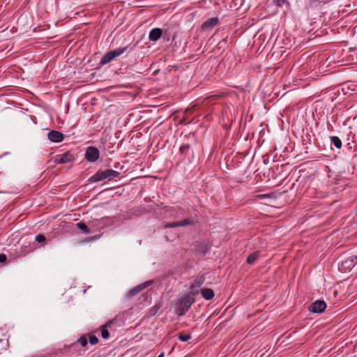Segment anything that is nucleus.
Returning <instances> with one entry per match:
<instances>
[{
	"label": "nucleus",
	"mask_w": 357,
	"mask_h": 357,
	"mask_svg": "<svg viewBox=\"0 0 357 357\" xmlns=\"http://www.w3.org/2000/svg\"><path fill=\"white\" fill-rule=\"evenodd\" d=\"M195 302V298L191 294H187L180 297L175 305V312L181 317L183 316Z\"/></svg>",
	"instance_id": "obj_1"
},
{
	"label": "nucleus",
	"mask_w": 357,
	"mask_h": 357,
	"mask_svg": "<svg viewBox=\"0 0 357 357\" xmlns=\"http://www.w3.org/2000/svg\"><path fill=\"white\" fill-rule=\"evenodd\" d=\"M119 174L120 173L119 172L111 169H107L104 171H98L89 178V181L90 183H95L106 179L111 181L113 178L118 177Z\"/></svg>",
	"instance_id": "obj_2"
},
{
	"label": "nucleus",
	"mask_w": 357,
	"mask_h": 357,
	"mask_svg": "<svg viewBox=\"0 0 357 357\" xmlns=\"http://www.w3.org/2000/svg\"><path fill=\"white\" fill-rule=\"evenodd\" d=\"M357 264V256L352 255L341 261L338 265L339 270L341 272H349Z\"/></svg>",
	"instance_id": "obj_3"
},
{
	"label": "nucleus",
	"mask_w": 357,
	"mask_h": 357,
	"mask_svg": "<svg viewBox=\"0 0 357 357\" xmlns=\"http://www.w3.org/2000/svg\"><path fill=\"white\" fill-rule=\"evenodd\" d=\"M85 159L90 162H96L100 157V151L95 146H89L85 152Z\"/></svg>",
	"instance_id": "obj_4"
},
{
	"label": "nucleus",
	"mask_w": 357,
	"mask_h": 357,
	"mask_svg": "<svg viewBox=\"0 0 357 357\" xmlns=\"http://www.w3.org/2000/svg\"><path fill=\"white\" fill-rule=\"evenodd\" d=\"M326 308V303L322 300H317L308 307L309 311L313 313H321Z\"/></svg>",
	"instance_id": "obj_5"
},
{
	"label": "nucleus",
	"mask_w": 357,
	"mask_h": 357,
	"mask_svg": "<svg viewBox=\"0 0 357 357\" xmlns=\"http://www.w3.org/2000/svg\"><path fill=\"white\" fill-rule=\"evenodd\" d=\"M74 160L73 155L68 151L56 156L55 162L57 164H66Z\"/></svg>",
	"instance_id": "obj_6"
},
{
	"label": "nucleus",
	"mask_w": 357,
	"mask_h": 357,
	"mask_svg": "<svg viewBox=\"0 0 357 357\" xmlns=\"http://www.w3.org/2000/svg\"><path fill=\"white\" fill-rule=\"evenodd\" d=\"M218 22L219 19L217 17L209 18L202 24V29L209 31L217 26Z\"/></svg>",
	"instance_id": "obj_7"
},
{
	"label": "nucleus",
	"mask_w": 357,
	"mask_h": 357,
	"mask_svg": "<svg viewBox=\"0 0 357 357\" xmlns=\"http://www.w3.org/2000/svg\"><path fill=\"white\" fill-rule=\"evenodd\" d=\"M151 280H149L145 282L144 283H142L141 284H139L138 286L135 287V288L132 289L128 291V296L129 297H133L136 295H137L141 291H142L144 289L147 287L148 286L151 285L152 284Z\"/></svg>",
	"instance_id": "obj_8"
},
{
	"label": "nucleus",
	"mask_w": 357,
	"mask_h": 357,
	"mask_svg": "<svg viewBox=\"0 0 357 357\" xmlns=\"http://www.w3.org/2000/svg\"><path fill=\"white\" fill-rule=\"evenodd\" d=\"M47 138L50 141L52 142H61L63 140L64 136L63 135L56 130H51L47 134Z\"/></svg>",
	"instance_id": "obj_9"
},
{
	"label": "nucleus",
	"mask_w": 357,
	"mask_h": 357,
	"mask_svg": "<svg viewBox=\"0 0 357 357\" xmlns=\"http://www.w3.org/2000/svg\"><path fill=\"white\" fill-rule=\"evenodd\" d=\"M162 31L160 28H155L151 30L149 35V39L151 41H157L162 36Z\"/></svg>",
	"instance_id": "obj_10"
},
{
	"label": "nucleus",
	"mask_w": 357,
	"mask_h": 357,
	"mask_svg": "<svg viewBox=\"0 0 357 357\" xmlns=\"http://www.w3.org/2000/svg\"><path fill=\"white\" fill-rule=\"evenodd\" d=\"M114 320H109L106 324L102 325L100 327L101 336L104 339H107L109 337V333L108 331V328L113 324Z\"/></svg>",
	"instance_id": "obj_11"
},
{
	"label": "nucleus",
	"mask_w": 357,
	"mask_h": 357,
	"mask_svg": "<svg viewBox=\"0 0 357 357\" xmlns=\"http://www.w3.org/2000/svg\"><path fill=\"white\" fill-rule=\"evenodd\" d=\"M205 282V276L203 274H200L196 276L195 278L192 285V289H198Z\"/></svg>",
	"instance_id": "obj_12"
},
{
	"label": "nucleus",
	"mask_w": 357,
	"mask_h": 357,
	"mask_svg": "<svg viewBox=\"0 0 357 357\" xmlns=\"http://www.w3.org/2000/svg\"><path fill=\"white\" fill-rule=\"evenodd\" d=\"M202 297L207 300H211L214 297L213 290L211 288H202L200 290Z\"/></svg>",
	"instance_id": "obj_13"
},
{
	"label": "nucleus",
	"mask_w": 357,
	"mask_h": 357,
	"mask_svg": "<svg viewBox=\"0 0 357 357\" xmlns=\"http://www.w3.org/2000/svg\"><path fill=\"white\" fill-rule=\"evenodd\" d=\"M67 351L68 354H75L79 351V346L76 342H73V344L66 346Z\"/></svg>",
	"instance_id": "obj_14"
},
{
	"label": "nucleus",
	"mask_w": 357,
	"mask_h": 357,
	"mask_svg": "<svg viewBox=\"0 0 357 357\" xmlns=\"http://www.w3.org/2000/svg\"><path fill=\"white\" fill-rule=\"evenodd\" d=\"M259 254L260 252L259 251H256L252 254L250 255L247 258V263L249 264H253L258 259Z\"/></svg>",
	"instance_id": "obj_15"
},
{
	"label": "nucleus",
	"mask_w": 357,
	"mask_h": 357,
	"mask_svg": "<svg viewBox=\"0 0 357 357\" xmlns=\"http://www.w3.org/2000/svg\"><path fill=\"white\" fill-rule=\"evenodd\" d=\"M113 59H114V58L112 55V53L110 52H109L102 57V59L100 60V64H102V65L107 64V63H109L110 61H112Z\"/></svg>",
	"instance_id": "obj_16"
},
{
	"label": "nucleus",
	"mask_w": 357,
	"mask_h": 357,
	"mask_svg": "<svg viewBox=\"0 0 357 357\" xmlns=\"http://www.w3.org/2000/svg\"><path fill=\"white\" fill-rule=\"evenodd\" d=\"M126 50H127V47H124L117 48L114 50L110 51V52L112 53L113 58L115 59L116 57L121 55Z\"/></svg>",
	"instance_id": "obj_17"
},
{
	"label": "nucleus",
	"mask_w": 357,
	"mask_h": 357,
	"mask_svg": "<svg viewBox=\"0 0 357 357\" xmlns=\"http://www.w3.org/2000/svg\"><path fill=\"white\" fill-rule=\"evenodd\" d=\"M126 50H127V47H124L117 48L114 50L110 51V52L112 53L113 58L115 59L116 57L121 55Z\"/></svg>",
	"instance_id": "obj_18"
},
{
	"label": "nucleus",
	"mask_w": 357,
	"mask_h": 357,
	"mask_svg": "<svg viewBox=\"0 0 357 357\" xmlns=\"http://www.w3.org/2000/svg\"><path fill=\"white\" fill-rule=\"evenodd\" d=\"M9 343L8 340L6 338H0V354L7 350Z\"/></svg>",
	"instance_id": "obj_19"
},
{
	"label": "nucleus",
	"mask_w": 357,
	"mask_h": 357,
	"mask_svg": "<svg viewBox=\"0 0 357 357\" xmlns=\"http://www.w3.org/2000/svg\"><path fill=\"white\" fill-rule=\"evenodd\" d=\"M331 142L332 144L334 145L337 149H340L342 147V141L341 139L337 137V136H332L331 137Z\"/></svg>",
	"instance_id": "obj_20"
},
{
	"label": "nucleus",
	"mask_w": 357,
	"mask_h": 357,
	"mask_svg": "<svg viewBox=\"0 0 357 357\" xmlns=\"http://www.w3.org/2000/svg\"><path fill=\"white\" fill-rule=\"evenodd\" d=\"M76 226L77 228L81 229L84 234H89L91 232L90 229L89 227L82 222H79L76 224Z\"/></svg>",
	"instance_id": "obj_21"
},
{
	"label": "nucleus",
	"mask_w": 357,
	"mask_h": 357,
	"mask_svg": "<svg viewBox=\"0 0 357 357\" xmlns=\"http://www.w3.org/2000/svg\"><path fill=\"white\" fill-rule=\"evenodd\" d=\"M75 342L78 344L79 347H84L88 344V338L86 335H82Z\"/></svg>",
	"instance_id": "obj_22"
},
{
	"label": "nucleus",
	"mask_w": 357,
	"mask_h": 357,
	"mask_svg": "<svg viewBox=\"0 0 357 357\" xmlns=\"http://www.w3.org/2000/svg\"><path fill=\"white\" fill-rule=\"evenodd\" d=\"M178 338L182 342H186L191 339V335L188 333H180L178 335Z\"/></svg>",
	"instance_id": "obj_23"
},
{
	"label": "nucleus",
	"mask_w": 357,
	"mask_h": 357,
	"mask_svg": "<svg viewBox=\"0 0 357 357\" xmlns=\"http://www.w3.org/2000/svg\"><path fill=\"white\" fill-rule=\"evenodd\" d=\"M65 354H68L66 345H65L63 347V348L57 349L55 351L54 355H56L58 357H60V356L64 355Z\"/></svg>",
	"instance_id": "obj_24"
},
{
	"label": "nucleus",
	"mask_w": 357,
	"mask_h": 357,
	"mask_svg": "<svg viewBox=\"0 0 357 357\" xmlns=\"http://www.w3.org/2000/svg\"><path fill=\"white\" fill-rule=\"evenodd\" d=\"M192 223V221L190 219H184L183 220H181V221H178V225L179 227H183V226H186V225H191Z\"/></svg>",
	"instance_id": "obj_25"
},
{
	"label": "nucleus",
	"mask_w": 357,
	"mask_h": 357,
	"mask_svg": "<svg viewBox=\"0 0 357 357\" xmlns=\"http://www.w3.org/2000/svg\"><path fill=\"white\" fill-rule=\"evenodd\" d=\"M190 145L189 144H183L180 146V152L181 153H186L187 151L190 149Z\"/></svg>",
	"instance_id": "obj_26"
},
{
	"label": "nucleus",
	"mask_w": 357,
	"mask_h": 357,
	"mask_svg": "<svg viewBox=\"0 0 357 357\" xmlns=\"http://www.w3.org/2000/svg\"><path fill=\"white\" fill-rule=\"evenodd\" d=\"M46 241V237L43 234H38L36 236V241L38 243H45Z\"/></svg>",
	"instance_id": "obj_27"
},
{
	"label": "nucleus",
	"mask_w": 357,
	"mask_h": 357,
	"mask_svg": "<svg viewBox=\"0 0 357 357\" xmlns=\"http://www.w3.org/2000/svg\"><path fill=\"white\" fill-rule=\"evenodd\" d=\"M88 341L89 342V343L91 345H95V344H98V339L96 335H90Z\"/></svg>",
	"instance_id": "obj_28"
},
{
	"label": "nucleus",
	"mask_w": 357,
	"mask_h": 357,
	"mask_svg": "<svg viewBox=\"0 0 357 357\" xmlns=\"http://www.w3.org/2000/svg\"><path fill=\"white\" fill-rule=\"evenodd\" d=\"M159 308H160V306H158V305H155V306L152 307L149 310V314L150 315H154V314L158 312V310H159Z\"/></svg>",
	"instance_id": "obj_29"
},
{
	"label": "nucleus",
	"mask_w": 357,
	"mask_h": 357,
	"mask_svg": "<svg viewBox=\"0 0 357 357\" xmlns=\"http://www.w3.org/2000/svg\"><path fill=\"white\" fill-rule=\"evenodd\" d=\"M177 224H178V221L177 222L167 223V224H166L164 226V227L165 228H174V227H179Z\"/></svg>",
	"instance_id": "obj_30"
},
{
	"label": "nucleus",
	"mask_w": 357,
	"mask_h": 357,
	"mask_svg": "<svg viewBox=\"0 0 357 357\" xmlns=\"http://www.w3.org/2000/svg\"><path fill=\"white\" fill-rule=\"evenodd\" d=\"M274 2L277 6H282L286 2V0H274Z\"/></svg>",
	"instance_id": "obj_31"
},
{
	"label": "nucleus",
	"mask_w": 357,
	"mask_h": 357,
	"mask_svg": "<svg viewBox=\"0 0 357 357\" xmlns=\"http://www.w3.org/2000/svg\"><path fill=\"white\" fill-rule=\"evenodd\" d=\"M98 238H99V236H98V235L93 236L89 237L88 238H86L85 240L83 241V242H89V241H96V240L98 239Z\"/></svg>",
	"instance_id": "obj_32"
},
{
	"label": "nucleus",
	"mask_w": 357,
	"mask_h": 357,
	"mask_svg": "<svg viewBox=\"0 0 357 357\" xmlns=\"http://www.w3.org/2000/svg\"><path fill=\"white\" fill-rule=\"evenodd\" d=\"M190 293L192 294L191 296L194 297V296L197 295L199 293L198 289H192V285L190 287Z\"/></svg>",
	"instance_id": "obj_33"
},
{
	"label": "nucleus",
	"mask_w": 357,
	"mask_h": 357,
	"mask_svg": "<svg viewBox=\"0 0 357 357\" xmlns=\"http://www.w3.org/2000/svg\"><path fill=\"white\" fill-rule=\"evenodd\" d=\"M7 260V257L5 254L3 253H1L0 254V262L1 263H4L6 262Z\"/></svg>",
	"instance_id": "obj_34"
},
{
	"label": "nucleus",
	"mask_w": 357,
	"mask_h": 357,
	"mask_svg": "<svg viewBox=\"0 0 357 357\" xmlns=\"http://www.w3.org/2000/svg\"><path fill=\"white\" fill-rule=\"evenodd\" d=\"M165 356V354L163 352H162L158 357H164Z\"/></svg>",
	"instance_id": "obj_35"
}]
</instances>
